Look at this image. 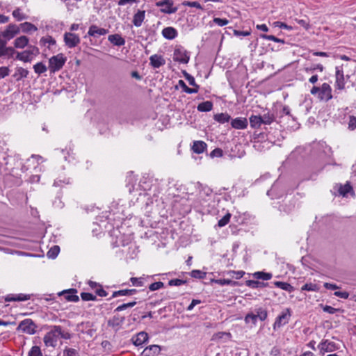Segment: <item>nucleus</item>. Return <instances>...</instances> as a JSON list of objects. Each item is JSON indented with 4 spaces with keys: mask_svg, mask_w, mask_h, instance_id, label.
<instances>
[{
    "mask_svg": "<svg viewBox=\"0 0 356 356\" xmlns=\"http://www.w3.org/2000/svg\"><path fill=\"white\" fill-rule=\"evenodd\" d=\"M20 33L19 26L16 24L10 23L7 25L5 29L0 32V48L6 56V58H13L16 50L14 47H8V41L13 39L16 35Z\"/></svg>",
    "mask_w": 356,
    "mask_h": 356,
    "instance_id": "f257e3e1",
    "label": "nucleus"
},
{
    "mask_svg": "<svg viewBox=\"0 0 356 356\" xmlns=\"http://www.w3.org/2000/svg\"><path fill=\"white\" fill-rule=\"evenodd\" d=\"M59 338L70 339L72 334L68 331L63 330L60 325H51L50 330L45 334L43 341L47 347L55 348Z\"/></svg>",
    "mask_w": 356,
    "mask_h": 356,
    "instance_id": "f03ea898",
    "label": "nucleus"
},
{
    "mask_svg": "<svg viewBox=\"0 0 356 356\" xmlns=\"http://www.w3.org/2000/svg\"><path fill=\"white\" fill-rule=\"evenodd\" d=\"M28 49L22 52L16 51L15 59L23 61L24 63H29L32 60L33 56H36L40 54L39 49L33 45H29Z\"/></svg>",
    "mask_w": 356,
    "mask_h": 356,
    "instance_id": "7ed1b4c3",
    "label": "nucleus"
},
{
    "mask_svg": "<svg viewBox=\"0 0 356 356\" xmlns=\"http://www.w3.org/2000/svg\"><path fill=\"white\" fill-rule=\"evenodd\" d=\"M67 58L63 54H58L49 59V69L51 73H55L63 68Z\"/></svg>",
    "mask_w": 356,
    "mask_h": 356,
    "instance_id": "20e7f679",
    "label": "nucleus"
},
{
    "mask_svg": "<svg viewBox=\"0 0 356 356\" xmlns=\"http://www.w3.org/2000/svg\"><path fill=\"white\" fill-rule=\"evenodd\" d=\"M36 324L31 319L26 318L19 323L17 330L28 334H34L36 332Z\"/></svg>",
    "mask_w": 356,
    "mask_h": 356,
    "instance_id": "39448f33",
    "label": "nucleus"
},
{
    "mask_svg": "<svg viewBox=\"0 0 356 356\" xmlns=\"http://www.w3.org/2000/svg\"><path fill=\"white\" fill-rule=\"evenodd\" d=\"M156 7L161 8L160 11L165 14H172L177 11V8L174 7L173 0H160L155 3Z\"/></svg>",
    "mask_w": 356,
    "mask_h": 356,
    "instance_id": "423d86ee",
    "label": "nucleus"
},
{
    "mask_svg": "<svg viewBox=\"0 0 356 356\" xmlns=\"http://www.w3.org/2000/svg\"><path fill=\"white\" fill-rule=\"evenodd\" d=\"M339 348V345L327 339L322 340L318 345L320 354L323 355L325 353L334 352Z\"/></svg>",
    "mask_w": 356,
    "mask_h": 356,
    "instance_id": "0eeeda50",
    "label": "nucleus"
},
{
    "mask_svg": "<svg viewBox=\"0 0 356 356\" xmlns=\"http://www.w3.org/2000/svg\"><path fill=\"white\" fill-rule=\"evenodd\" d=\"M173 59L175 61L186 64L190 60L189 53L184 47L179 46L174 51Z\"/></svg>",
    "mask_w": 356,
    "mask_h": 356,
    "instance_id": "6e6552de",
    "label": "nucleus"
},
{
    "mask_svg": "<svg viewBox=\"0 0 356 356\" xmlns=\"http://www.w3.org/2000/svg\"><path fill=\"white\" fill-rule=\"evenodd\" d=\"M291 316V314L290 309L287 308L282 311V312L276 318L275 321L273 325V329L276 330L287 324L289 321Z\"/></svg>",
    "mask_w": 356,
    "mask_h": 356,
    "instance_id": "1a4fd4ad",
    "label": "nucleus"
},
{
    "mask_svg": "<svg viewBox=\"0 0 356 356\" xmlns=\"http://www.w3.org/2000/svg\"><path fill=\"white\" fill-rule=\"evenodd\" d=\"M335 88L337 90H342L345 88V76L343 70V66H337L335 67Z\"/></svg>",
    "mask_w": 356,
    "mask_h": 356,
    "instance_id": "9d476101",
    "label": "nucleus"
},
{
    "mask_svg": "<svg viewBox=\"0 0 356 356\" xmlns=\"http://www.w3.org/2000/svg\"><path fill=\"white\" fill-rule=\"evenodd\" d=\"M64 42L69 48H73L77 46L80 42V38L78 35L72 33H65L64 34Z\"/></svg>",
    "mask_w": 356,
    "mask_h": 356,
    "instance_id": "9b49d317",
    "label": "nucleus"
},
{
    "mask_svg": "<svg viewBox=\"0 0 356 356\" xmlns=\"http://www.w3.org/2000/svg\"><path fill=\"white\" fill-rule=\"evenodd\" d=\"M332 98V88L330 86L324 83L321 86L320 93L318 94V99L321 101L328 102Z\"/></svg>",
    "mask_w": 356,
    "mask_h": 356,
    "instance_id": "f8f14e48",
    "label": "nucleus"
},
{
    "mask_svg": "<svg viewBox=\"0 0 356 356\" xmlns=\"http://www.w3.org/2000/svg\"><path fill=\"white\" fill-rule=\"evenodd\" d=\"M77 290L75 289H70L68 290H64L58 293V296H64L65 299L70 302H78L79 300V296L76 295Z\"/></svg>",
    "mask_w": 356,
    "mask_h": 356,
    "instance_id": "ddd939ff",
    "label": "nucleus"
},
{
    "mask_svg": "<svg viewBox=\"0 0 356 356\" xmlns=\"http://www.w3.org/2000/svg\"><path fill=\"white\" fill-rule=\"evenodd\" d=\"M148 334L145 332H140L131 339L133 343L136 346H141L148 341Z\"/></svg>",
    "mask_w": 356,
    "mask_h": 356,
    "instance_id": "4468645a",
    "label": "nucleus"
},
{
    "mask_svg": "<svg viewBox=\"0 0 356 356\" xmlns=\"http://www.w3.org/2000/svg\"><path fill=\"white\" fill-rule=\"evenodd\" d=\"M29 39L26 35H21L17 37L13 41L14 49H24L29 46Z\"/></svg>",
    "mask_w": 356,
    "mask_h": 356,
    "instance_id": "2eb2a0df",
    "label": "nucleus"
},
{
    "mask_svg": "<svg viewBox=\"0 0 356 356\" xmlns=\"http://www.w3.org/2000/svg\"><path fill=\"white\" fill-rule=\"evenodd\" d=\"M248 124V120L245 118H236L232 120L231 125L236 129H245Z\"/></svg>",
    "mask_w": 356,
    "mask_h": 356,
    "instance_id": "dca6fc26",
    "label": "nucleus"
},
{
    "mask_svg": "<svg viewBox=\"0 0 356 356\" xmlns=\"http://www.w3.org/2000/svg\"><path fill=\"white\" fill-rule=\"evenodd\" d=\"M150 65L154 68H159L165 64V60L161 55L154 54L149 57Z\"/></svg>",
    "mask_w": 356,
    "mask_h": 356,
    "instance_id": "f3484780",
    "label": "nucleus"
},
{
    "mask_svg": "<svg viewBox=\"0 0 356 356\" xmlns=\"http://www.w3.org/2000/svg\"><path fill=\"white\" fill-rule=\"evenodd\" d=\"M161 350V348L159 345H151L148 347H146L143 353V356H154L157 355L160 353Z\"/></svg>",
    "mask_w": 356,
    "mask_h": 356,
    "instance_id": "a211bd4d",
    "label": "nucleus"
},
{
    "mask_svg": "<svg viewBox=\"0 0 356 356\" xmlns=\"http://www.w3.org/2000/svg\"><path fill=\"white\" fill-rule=\"evenodd\" d=\"M161 33L163 38L168 40H173L178 35L177 31L172 26L164 28Z\"/></svg>",
    "mask_w": 356,
    "mask_h": 356,
    "instance_id": "6ab92c4d",
    "label": "nucleus"
},
{
    "mask_svg": "<svg viewBox=\"0 0 356 356\" xmlns=\"http://www.w3.org/2000/svg\"><path fill=\"white\" fill-rule=\"evenodd\" d=\"M108 33V30L104 28H99L96 25L90 26L88 34L90 36L97 37L99 35H104Z\"/></svg>",
    "mask_w": 356,
    "mask_h": 356,
    "instance_id": "aec40b11",
    "label": "nucleus"
},
{
    "mask_svg": "<svg viewBox=\"0 0 356 356\" xmlns=\"http://www.w3.org/2000/svg\"><path fill=\"white\" fill-rule=\"evenodd\" d=\"M108 41L115 46H123L125 44V40L119 34L110 35L108 37Z\"/></svg>",
    "mask_w": 356,
    "mask_h": 356,
    "instance_id": "412c9836",
    "label": "nucleus"
},
{
    "mask_svg": "<svg viewBox=\"0 0 356 356\" xmlns=\"http://www.w3.org/2000/svg\"><path fill=\"white\" fill-rule=\"evenodd\" d=\"M145 16V10H138L136 13L134 14L133 17V24L136 27H140L142 25L143 22L144 21Z\"/></svg>",
    "mask_w": 356,
    "mask_h": 356,
    "instance_id": "4be33fe9",
    "label": "nucleus"
},
{
    "mask_svg": "<svg viewBox=\"0 0 356 356\" xmlns=\"http://www.w3.org/2000/svg\"><path fill=\"white\" fill-rule=\"evenodd\" d=\"M207 145L202 140H197L193 142L192 150L196 154H201L207 149Z\"/></svg>",
    "mask_w": 356,
    "mask_h": 356,
    "instance_id": "5701e85b",
    "label": "nucleus"
},
{
    "mask_svg": "<svg viewBox=\"0 0 356 356\" xmlns=\"http://www.w3.org/2000/svg\"><path fill=\"white\" fill-rule=\"evenodd\" d=\"M29 299H30V295H26V294H22V293H19V294L15 295V296L10 294V295H8L5 298V300L6 302L25 301V300H28Z\"/></svg>",
    "mask_w": 356,
    "mask_h": 356,
    "instance_id": "b1692460",
    "label": "nucleus"
},
{
    "mask_svg": "<svg viewBox=\"0 0 356 356\" xmlns=\"http://www.w3.org/2000/svg\"><path fill=\"white\" fill-rule=\"evenodd\" d=\"M19 26L20 30L22 29V31L25 33L36 31L38 30V28L31 22H26L20 24Z\"/></svg>",
    "mask_w": 356,
    "mask_h": 356,
    "instance_id": "393cba45",
    "label": "nucleus"
},
{
    "mask_svg": "<svg viewBox=\"0 0 356 356\" xmlns=\"http://www.w3.org/2000/svg\"><path fill=\"white\" fill-rule=\"evenodd\" d=\"M137 293V290L135 289H123L114 291L112 294L111 298L120 296H133Z\"/></svg>",
    "mask_w": 356,
    "mask_h": 356,
    "instance_id": "a878e982",
    "label": "nucleus"
},
{
    "mask_svg": "<svg viewBox=\"0 0 356 356\" xmlns=\"http://www.w3.org/2000/svg\"><path fill=\"white\" fill-rule=\"evenodd\" d=\"M124 321V317H120L119 316H114L112 318L108 320V325L112 327L113 328L119 327L121 325Z\"/></svg>",
    "mask_w": 356,
    "mask_h": 356,
    "instance_id": "bb28decb",
    "label": "nucleus"
},
{
    "mask_svg": "<svg viewBox=\"0 0 356 356\" xmlns=\"http://www.w3.org/2000/svg\"><path fill=\"white\" fill-rule=\"evenodd\" d=\"M213 108V103L211 101L203 102L198 104L197 109L200 112H209Z\"/></svg>",
    "mask_w": 356,
    "mask_h": 356,
    "instance_id": "cd10ccee",
    "label": "nucleus"
},
{
    "mask_svg": "<svg viewBox=\"0 0 356 356\" xmlns=\"http://www.w3.org/2000/svg\"><path fill=\"white\" fill-rule=\"evenodd\" d=\"M12 15L17 22H21L28 18V16L24 14L19 8H16L13 11Z\"/></svg>",
    "mask_w": 356,
    "mask_h": 356,
    "instance_id": "c85d7f7f",
    "label": "nucleus"
},
{
    "mask_svg": "<svg viewBox=\"0 0 356 356\" xmlns=\"http://www.w3.org/2000/svg\"><path fill=\"white\" fill-rule=\"evenodd\" d=\"M213 119L216 122L223 124V123L229 122V120L231 119V116L228 113H218V114L214 115Z\"/></svg>",
    "mask_w": 356,
    "mask_h": 356,
    "instance_id": "c756f323",
    "label": "nucleus"
},
{
    "mask_svg": "<svg viewBox=\"0 0 356 356\" xmlns=\"http://www.w3.org/2000/svg\"><path fill=\"white\" fill-rule=\"evenodd\" d=\"M274 284L278 287L282 289V290H284L286 291H288L289 293L293 292L294 291V287L291 286L290 284L287 282H280V281H276L274 282Z\"/></svg>",
    "mask_w": 356,
    "mask_h": 356,
    "instance_id": "7c9ffc66",
    "label": "nucleus"
},
{
    "mask_svg": "<svg viewBox=\"0 0 356 356\" xmlns=\"http://www.w3.org/2000/svg\"><path fill=\"white\" fill-rule=\"evenodd\" d=\"M245 284L250 288L257 289L266 287L268 284L256 280H248L246 281Z\"/></svg>",
    "mask_w": 356,
    "mask_h": 356,
    "instance_id": "2f4dec72",
    "label": "nucleus"
},
{
    "mask_svg": "<svg viewBox=\"0 0 356 356\" xmlns=\"http://www.w3.org/2000/svg\"><path fill=\"white\" fill-rule=\"evenodd\" d=\"M250 123L251 127L255 129L259 128L262 124V119L260 115H252L250 118Z\"/></svg>",
    "mask_w": 356,
    "mask_h": 356,
    "instance_id": "473e14b6",
    "label": "nucleus"
},
{
    "mask_svg": "<svg viewBox=\"0 0 356 356\" xmlns=\"http://www.w3.org/2000/svg\"><path fill=\"white\" fill-rule=\"evenodd\" d=\"M257 318L261 321H265L268 317V312L263 307H259L254 310Z\"/></svg>",
    "mask_w": 356,
    "mask_h": 356,
    "instance_id": "72a5a7b5",
    "label": "nucleus"
},
{
    "mask_svg": "<svg viewBox=\"0 0 356 356\" xmlns=\"http://www.w3.org/2000/svg\"><path fill=\"white\" fill-rule=\"evenodd\" d=\"M350 192L353 193V188L349 182L340 186L339 193L343 197L346 196Z\"/></svg>",
    "mask_w": 356,
    "mask_h": 356,
    "instance_id": "f704fd0d",
    "label": "nucleus"
},
{
    "mask_svg": "<svg viewBox=\"0 0 356 356\" xmlns=\"http://www.w3.org/2000/svg\"><path fill=\"white\" fill-rule=\"evenodd\" d=\"M253 277L257 280H269L272 278L273 275L270 273H265L262 271H258L253 273Z\"/></svg>",
    "mask_w": 356,
    "mask_h": 356,
    "instance_id": "c9c22d12",
    "label": "nucleus"
},
{
    "mask_svg": "<svg viewBox=\"0 0 356 356\" xmlns=\"http://www.w3.org/2000/svg\"><path fill=\"white\" fill-rule=\"evenodd\" d=\"M34 72L38 74V75H40L42 73H44L47 70V67L46 65L42 63L39 62L33 65Z\"/></svg>",
    "mask_w": 356,
    "mask_h": 356,
    "instance_id": "e433bc0d",
    "label": "nucleus"
},
{
    "mask_svg": "<svg viewBox=\"0 0 356 356\" xmlns=\"http://www.w3.org/2000/svg\"><path fill=\"white\" fill-rule=\"evenodd\" d=\"M319 289H320V287L316 284H314V283H306L301 288L302 291H319Z\"/></svg>",
    "mask_w": 356,
    "mask_h": 356,
    "instance_id": "4c0bfd02",
    "label": "nucleus"
},
{
    "mask_svg": "<svg viewBox=\"0 0 356 356\" xmlns=\"http://www.w3.org/2000/svg\"><path fill=\"white\" fill-rule=\"evenodd\" d=\"M261 117L262 119V124H270L275 120L274 115L269 112L264 114Z\"/></svg>",
    "mask_w": 356,
    "mask_h": 356,
    "instance_id": "58836bf2",
    "label": "nucleus"
},
{
    "mask_svg": "<svg viewBox=\"0 0 356 356\" xmlns=\"http://www.w3.org/2000/svg\"><path fill=\"white\" fill-rule=\"evenodd\" d=\"M260 38L265 39V40H272V41H274V42H278V43H282V44L285 43L284 40L276 38L275 36H274L273 35L261 34Z\"/></svg>",
    "mask_w": 356,
    "mask_h": 356,
    "instance_id": "ea45409f",
    "label": "nucleus"
},
{
    "mask_svg": "<svg viewBox=\"0 0 356 356\" xmlns=\"http://www.w3.org/2000/svg\"><path fill=\"white\" fill-rule=\"evenodd\" d=\"M28 356H43V355L40 348L38 346H34L29 351Z\"/></svg>",
    "mask_w": 356,
    "mask_h": 356,
    "instance_id": "a19ab883",
    "label": "nucleus"
},
{
    "mask_svg": "<svg viewBox=\"0 0 356 356\" xmlns=\"http://www.w3.org/2000/svg\"><path fill=\"white\" fill-rule=\"evenodd\" d=\"M63 356H80L79 352L72 348L66 347L63 350Z\"/></svg>",
    "mask_w": 356,
    "mask_h": 356,
    "instance_id": "79ce46f5",
    "label": "nucleus"
},
{
    "mask_svg": "<svg viewBox=\"0 0 356 356\" xmlns=\"http://www.w3.org/2000/svg\"><path fill=\"white\" fill-rule=\"evenodd\" d=\"M60 251V248L58 245L52 247L47 252L49 258L54 259L57 257Z\"/></svg>",
    "mask_w": 356,
    "mask_h": 356,
    "instance_id": "37998d69",
    "label": "nucleus"
},
{
    "mask_svg": "<svg viewBox=\"0 0 356 356\" xmlns=\"http://www.w3.org/2000/svg\"><path fill=\"white\" fill-rule=\"evenodd\" d=\"M231 214L229 213H226L221 219L218 222V225L220 227L225 226L230 220Z\"/></svg>",
    "mask_w": 356,
    "mask_h": 356,
    "instance_id": "c03bdc74",
    "label": "nucleus"
},
{
    "mask_svg": "<svg viewBox=\"0 0 356 356\" xmlns=\"http://www.w3.org/2000/svg\"><path fill=\"white\" fill-rule=\"evenodd\" d=\"M40 42L43 45H45L46 44H49V45H54L56 44V40L51 36L48 35L47 37H42L40 39Z\"/></svg>",
    "mask_w": 356,
    "mask_h": 356,
    "instance_id": "a18cd8bd",
    "label": "nucleus"
},
{
    "mask_svg": "<svg viewBox=\"0 0 356 356\" xmlns=\"http://www.w3.org/2000/svg\"><path fill=\"white\" fill-rule=\"evenodd\" d=\"M257 316L254 313H248L245 317V321L246 323H252V324L255 325L257 323Z\"/></svg>",
    "mask_w": 356,
    "mask_h": 356,
    "instance_id": "49530a36",
    "label": "nucleus"
},
{
    "mask_svg": "<svg viewBox=\"0 0 356 356\" xmlns=\"http://www.w3.org/2000/svg\"><path fill=\"white\" fill-rule=\"evenodd\" d=\"M191 276L194 278L204 279L206 277V273L200 270H193L191 272Z\"/></svg>",
    "mask_w": 356,
    "mask_h": 356,
    "instance_id": "de8ad7c7",
    "label": "nucleus"
},
{
    "mask_svg": "<svg viewBox=\"0 0 356 356\" xmlns=\"http://www.w3.org/2000/svg\"><path fill=\"white\" fill-rule=\"evenodd\" d=\"M182 5L184 6L193 7V8H196L197 9L203 10L202 6L197 1H184L182 2Z\"/></svg>",
    "mask_w": 356,
    "mask_h": 356,
    "instance_id": "09e8293b",
    "label": "nucleus"
},
{
    "mask_svg": "<svg viewBox=\"0 0 356 356\" xmlns=\"http://www.w3.org/2000/svg\"><path fill=\"white\" fill-rule=\"evenodd\" d=\"M29 74V71L23 67H18L17 68V72H16V75H18L19 77L17 78V80H19L22 78H26L27 77Z\"/></svg>",
    "mask_w": 356,
    "mask_h": 356,
    "instance_id": "8fccbe9b",
    "label": "nucleus"
},
{
    "mask_svg": "<svg viewBox=\"0 0 356 356\" xmlns=\"http://www.w3.org/2000/svg\"><path fill=\"white\" fill-rule=\"evenodd\" d=\"M81 297L83 300L84 301H90V300H96L97 297L96 296L87 292H83L81 293Z\"/></svg>",
    "mask_w": 356,
    "mask_h": 356,
    "instance_id": "3c124183",
    "label": "nucleus"
},
{
    "mask_svg": "<svg viewBox=\"0 0 356 356\" xmlns=\"http://www.w3.org/2000/svg\"><path fill=\"white\" fill-rule=\"evenodd\" d=\"M178 83L179 86L182 88L183 90L188 94H193L196 92L195 90H191V88L188 87L186 83L181 79L179 81Z\"/></svg>",
    "mask_w": 356,
    "mask_h": 356,
    "instance_id": "603ef678",
    "label": "nucleus"
},
{
    "mask_svg": "<svg viewBox=\"0 0 356 356\" xmlns=\"http://www.w3.org/2000/svg\"><path fill=\"white\" fill-rule=\"evenodd\" d=\"M130 282H131L133 286L137 287L143 286L144 284L143 277H131Z\"/></svg>",
    "mask_w": 356,
    "mask_h": 356,
    "instance_id": "864d4df0",
    "label": "nucleus"
},
{
    "mask_svg": "<svg viewBox=\"0 0 356 356\" xmlns=\"http://www.w3.org/2000/svg\"><path fill=\"white\" fill-rule=\"evenodd\" d=\"M163 286H164L163 282H154V283L151 284L148 288H149V291H156V290H159V289L163 288Z\"/></svg>",
    "mask_w": 356,
    "mask_h": 356,
    "instance_id": "5fc2aeb1",
    "label": "nucleus"
},
{
    "mask_svg": "<svg viewBox=\"0 0 356 356\" xmlns=\"http://www.w3.org/2000/svg\"><path fill=\"white\" fill-rule=\"evenodd\" d=\"M216 282L223 286V285H232L235 286L236 284V282L234 281H232L231 280H227V279H220L216 280Z\"/></svg>",
    "mask_w": 356,
    "mask_h": 356,
    "instance_id": "6e6d98bb",
    "label": "nucleus"
},
{
    "mask_svg": "<svg viewBox=\"0 0 356 356\" xmlns=\"http://www.w3.org/2000/svg\"><path fill=\"white\" fill-rule=\"evenodd\" d=\"M222 155H223V151L220 148H216L213 151H211L210 153V156L211 158L222 157Z\"/></svg>",
    "mask_w": 356,
    "mask_h": 356,
    "instance_id": "4d7b16f0",
    "label": "nucleus"
},
{
    "mask_svg": "<svg viewBox=\"0 0 356 356\" xmlns=\"http://www.w3.org/2000/svg\"><path fill=\"white\" fill-rule=\"evenodd\" d=\"M213 22L219 26H223L229 23V21L227 19H221L218 17H214Z\"/></svg>",
    "mask_w": 356,
    "mask_h": 356,
    "instance_id": "13d9d810",
    "label": "nucleus"
},
{
    "mask_svg": "<svg viewBox=\"0 0 356 356\" xmlns=\"http://www.w3.org/2000/svg\"><path fill=\"white\" fill-rule=\"evenodd\" d=\"M186 283V280H180V279H172L168 282V284L170 286H181Z\"/></svg>",
    "mask_w": 356,
    "mask_h": 356,
    "instance_id": "bf43d9fd",
    "label": "nucleus"
},
{
    "mask_svg": "<svg viewBox=\"0 0 356 356\" xmlns=\"http://www.w3.org/2000/svg\"><path fill=\"white\" fill-rule=\"evenodd\" d=\"M296 22L299 24L301 26H302L304 29H305L306 30H308L309 29V22L308 19H295Z\"/></svg>",
    "mask_w": 356,
    "mask_h": 356,
    "instance_id": "052dcab7",
    "label": "nucleus"
},
{
    "mask_svg": "<svg viewBox=\"0 0 356 356\" xmlns=\"http://www.w3.org/2000/svg\"><path fill=\"white\" fill-rule=\"evenodd\" d=\"M275 27H279L284 29L292 30V26L287 25L286 24L281 22H275L273 23Z\"/></svg>",
    "mask_w": 356,
    "mask_h": 356,
    "instance_id": "680f3d73",
    "label": "nucleus"
},
{
    "mask_svg": "<svg viewBox=\"0 0 356 356\" xmlns=\"http://www.w3.org/2000/svg\"><path fill=\"white\" fill-rule=\"evenodd\" d=\"M10 70L8 67H0V79L9 75Z\"/></svg>",
    "mask_w": 356,
    "mask_h": 356,
    "instance_id": "e2e57ef3",
    "label": "nucleus"
},
{
    "mask_svg": "<svg viewBox=\"0 0 356 356\" xmlns=\"http://www.w3.org/2000/svg\"><path fill=\"white\" fill-rule=\"evenodd\" d=\"M95 293L97 296L100 297H106L108 295V293L102 288L101 285L98 286V288L96 289Z\"/></svg>",
    "mask_w": 356,
    "mask_h": 356,
    "instance_id": "0e129e2a",
    "label": "nucleus"
},
{
    "mask_svg": "<svg viewBox=\"0 0 356 356\" xmlns=\"http://www.w3.org/2000/svg\"><path fill=\"white\" fill-rule=\"evenodd\" d=\"M184 76L191 86H196L197 83H195V78L193 76L184 72Z\"/></svg>",
    "mask_w": 356,
    "mask_h": 356,
    "instance_id": "69168bd1",
    "label": "nucleus"
},
{
    "mask_svg": "<svg viewBox=\"0 0 356 356\" xmlns=\"http://www.w3.org/2000/svg\"><path fill=\"white\" fill-rule=\"evenodd\" d=\"M250 31H238V30H234V35L235 36H248V35H250Z\"/></svg>",
    "mask_w": 356,
    "mask_h": 356,
    "instance_id": "338daca9",
    "label": "nucleus"
},
{
    "mask_svg": "<svg viewBox=\"0 0 356 356\" xmlns=\"http://www.w3.org/2000/svg\"><path fill=\"white\" fill-rule=\"evenodd\" d=\"M270 355V356H280V350L277 347L275 346L271 349Z\"/></svg>",
    "mask_w": 356,
    "mask_h": 356,
    "instance_id": "774afa93",
    "label": "nucleus"
}]
</instances>
